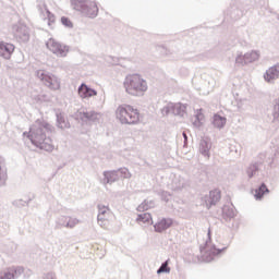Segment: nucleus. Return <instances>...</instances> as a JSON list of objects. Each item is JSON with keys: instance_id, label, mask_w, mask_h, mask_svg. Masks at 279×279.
I'll use <instances>...</instances> for the list:
<instances>
[{"instance_id": "15", "label": "nucleus", "mask_w": 279, "mask_h": 279, "mask_svg": "<svg viewBox=\"0 0 279 279\" xmlns=\"http://www.w3.org/2000/svg\"><path fill=\"white\" fill-rule=\"evenodd\" d=\"M137 223H147L148 226L154 223V220L151 219V214L149 213L141 214L137 217Z\"/></svg>"}, {"instance_id": "6", "label": "nucleus", "mask_w": 279, "mask_h": 279, "mask_svg": "<svg viewBox=\"0 0 279 279\" xmlns=\"http://www.w3.org/2000/svg\"><path fill=\"white\" fill-rule=\"evenodd\" d=\"M46 45L49 51H52V53H56V56H61V58H64V56L69 53V46H64L56 41L53 38L48 39Z\"/></svg>"}, {"instance_id": "1", "label": "nucleus", "mask_w": 279, "mask_h": 279, "mask_svg": "<svg viewBox=\"0 0 279 279\" xmlns=\"http://www.w3.org/2000/svg\"><path fill=\"white\" fill-rule=\"evenodd\" d=\"M124 88L132 97H143L147 93V81L141 74H130L124 80Z\"/></svg>"}, {"instance_id": "20", "label": "nucleus", "mask_w": 279, "mask_h": 279, "mask_svg": "<svg viewBox=\"0 0 279 279\" xmlns=\"http://www.w3.org/2000/svg\"><path fill=\"white\" fill-rule=\"evenodd\" d=\"M256 171H258V163H253L250 168H248V178H253V175L256 173Z\"/></svg>"}, {"instance_id": "17", "label": "nucleus", "mask_w": 279, "mask_h": 279, "mask_svg": "<svg viewBox=\"0 0 279 279\" xmlns=\"http://www.w3.org/2000/svg\"><path fill=\"white\" fill-rule=\"evenodd\" d=\"M226 118L221 117L219 114H215L214 116V121L213 124L215 125V128H223V125H226Z\"/></svg>"}, {"instance_id": "10", "label": "nucleus", "mask_w": 279, "mask_h": 279, "mask_svg": "<svg viewBox=\"0 0 279 279\" xmlns=\"http://www.w3.org/2000/svg\"><path fill=\"white\" fill-rule=\"evenodd\" d=\"M78 95L82 99H87L88 97L97 96V92L90 87H87L86 84H82L78 88Z\"/></svg>"}, {"instance_id": "22", "label": "nucleus", "mask_w": 279, "mask_h": 279, "mask_svg": "<svg viewBox=\"0 0 279 279\" xmlns=\"http://www.w3.org/2000/svg\"><path fill=\"white\" fill-rule=\"evenodd\" d=\"M274 118L279 119V100L276 101L274 107Z\"/></svg>"}, {"instance_id": "18", "label": "nucleus", "mask_w": 279, "mask_h": 279, "mask_svg": "<svg viewBox=\"0 0 279 279\" xmlns=\"http://www.w3.org/2000/svg\"><path fill=\"white\" fill-rule=\"evenodd\" d=\"M171 268L169 267V260L165 262L160 268L157 270V274H169Z\"/></svg>"}, {"instance_id": "26", "label": "nucleus", "mask_w": 279, "mask_h": 279, "mask_svg": "<svg viewBox=\"0 0 279 279\" xmlns=\"http://www.w3.org/2000/svg\"><path fill=\"white\" fill-rule=\"evenodd\" d=\"M19 271H23V268H19Z\"/></svg>"}, {"instance_id": "12", "label": "nucleus", "mask_w": 279, "mask_h": 279, "mask_svg": "<svg viewBox=\"0 0 279 279\" xmlns=\"http://www.w3.org/2000/svg\"><path fill=\"white\" fill-rule=\"evenodd\" d=\"M278 77H279V65L269 68L264 75V78L266 80V82H271L272 80H278Z\"/></svg>"}, {"instance_id": "14", "label": "nucleus", "mask_w": 279, "mask_h": 279, "mask_svg": "<svg viewBox=\"0 0 279 279\" xmlns=\"http://www.w3.org/2000/svg\"><path fill=\"white\" fill-rule=\"evenodd\" d=\"M5 180H8V169L3 167V158L0 157V186L5 184Z\"/></svg>"}, {"instance_id": "23", "label": "nucleus", "mask_w": 279, "mask_h": 279, "mask_svg": "<svg viewBox=\"0 0 279 279\" xmlns=\"http://www.w3.org/2000/svg\"><path fill=\"white\" fill-rule=\"evenodd\" d=\"M1 279H14V270L5 272L4 277H2Z\"/></svg>"}, {"instance_id": "3", "label": "nucleus", "mask_w": 279, "mask_h": 279, "mask_svg": "<svg viewBox=\"0 0 279 279\" xmlns=\"http://www.w3.org/2000/svg\"><path fill=\"white\" fill-rule=\"evenodd\" d=\"M72 3L75 10H80L83 14L88 16L89 19H95L97 14H99V7L95 1H86V0H72Z\"/></svg>"}, {"instance_id": "9", "label": "nucleus", "mask_w": 279, "mask_h": 279, "mask_svg": "<svg viewBox=\"0 0 279 279\" xmlns=\"http://www.w3.org/2000/svg\"><path fill=\"white\" fill-rule=\"evenodd\" d=\"M14 45L0 41V56H2V58L9 59L10 56L14 53Z\"/></svg>"}, {"instance_id": "25", "label": "nucleus", "mask_w": 279, "mask_h": 279, "mask_svg": "<svg viewBox=\"0 0 279 279\" xmlns=\"http://www.w3.org/2000/svg\"><path fill=\"white\" fill-rule=\"evenodd\" d=\"M183 136H184V138H185V141H186V138H187V137H186V133H183Z\"/></svg>"}, {"instance_id": "13", "label": "nucleus", "mask_w": 279, "mask_h": 279, "mask_svg": "<svg viewBox=\"0 0 279 279\" xmlns=\"http://www.w3.org/2000/svg\"><path fill=\"white\" fill-rule=\"evenodd\" d=\"M219 199H221V191L219 190L211 191L209 193V199L206 201L208 208H210V206H215V204H217Z\"/></svg>"}, {"instance_id": "21", "label": "nucleus", "mask_w": 279, "mask_h": 279, "mask_svg": "<svg viewBox=\"0 0 279 279\" xmlns=\"http://www.w3.org/2000/svg\"><path fill=\"white\" fill-rule=\"evenodd\" d=\"M61 23L62 25H65V27H73V23L71 20H69V17H61Z\"/></svg>"}, {"instance_id": "11", "label": "nucleus", "mask_w": 279, "mask_h": 279, "mask_svg": "<svg viewBox=\"0 0 279 279\" xmlns=\"http://www.w3.org/2000/svg\"><path fill=\"white\" fill-rule=\"evenodd\" d=\"M32 138L36 145H44L47 138L45 131L43 129H37L32 133Z\"/></svg>"}, {"instance_id": "2", "label": "nucleus", "mask_w": 279, "mask_h": 279, "mask_svg": "<svg viewBox=\"0 0 279 279\" xmlns=\"http://www.w3.org/2000/svg\"><path fill=\"white\" fill-rule=\"evenodd\" d=\"M116 118L124 125H132L134 123H138L141 114L137 109H134V107L130 105H121L116 110Z\"/></svg>"}, {"instance_id": "19", "label": "nucleus", "mask_w": 279, "mask_h": 279, "mask_svg": "<svg viewBox=\"0 0 279 279\" xmlns=\"http://www.w3.org/2000/svg\"><path fill=\"white\" fill-rule=\"evenodd\" d=\"M268 191L269 190H267V185L262 184L257 193L255 194V197H257V199H260V197H263V195H265V193H267Z\"/></svg>"}, {"instance_id": "24", "label": "nucleus", "mask_w": 279, "mask_h": 279, "mask_svg": "<svg viewBox=\"0 0 279 279\" xmlns=\"http://www.w3.org/2000/svg\"><path fill=\"white\" fill-rule=\"evenodd\" d=\"M76 223H78L77 220H70V221L68 222V226H69L70 228H73L74 226H76Z\"/></svg>"}, {"instance_id": "16", "label": "nucleus", "mask_w": 279, "mask_h": 279, "mask_svg": "<svg viewBox=\"0 0 279 279\" xmlns=\"http://www.w3.org/2000/svg\"><path fill=\"white\" fill-rule=\"evenodd\" d=\"M199 149L202 154L207 156V158H210V155L208 154V151H210V143H208V141L202 140L199 144Z\"/></svg>"}, {"instance_id": "7", "label": "nucleus", "mask_w": 279, "mask_h": 279, "mask_svg": "<svg viewBox=\"0 0 279 279\" xmlns=\"http://www.w3.org/2000/svg\"><path fill=\"white\" fill-rule=\"evenodd\" d=\"M173 226V219L171 218H159L158 221L154 225L155 232H165Z\"/></svg>"}, {"instance_id": "5", "label": "nucleus", "mask_w": 279, "mask_h": 279, "mask_svg": "<svg viewBox=\"0 0 279 279\" xmlns=\"http://www.w3.org/2000/svg\"><path fill=\"white\" fill-rule=\"evenodd\" d=\"M37 76L44 82L45 86H48L51 90H60V81L58 77L51 76L45 73V71H38Z\"/></svg>"}, {"instance_id": "8", "label": "nucleus", "mask_w": 279, "mask_h": 279, "mask_svg": "<svg viewBox=\"0 0 279 279\" xmlns=\"http://www.w3.org/2000/svg\"><path fill=\"white\" fill-rule=\"evenodd\" d=\"M169 110H172L174 114H185L186 113V105H183L182 102H177L174 105H168L163 108V112L166 114H169Z\"/></svg>"}, {"instance_id": "4", "label": "nucleus", "mask_w": 279, "mask_h": 279, "mask_svg": "<svg viewBox=\"0 0 279 279\" xmlns=\"http://www.w3.org/2000/svg\"><path fill=\"white\" fill-rule=\"evenodd\" d=\"M98 223L100 228L108 230L112 223H114V214L110 210V208L99 205L98 206Z\"/></svg>"}]
</instances>
